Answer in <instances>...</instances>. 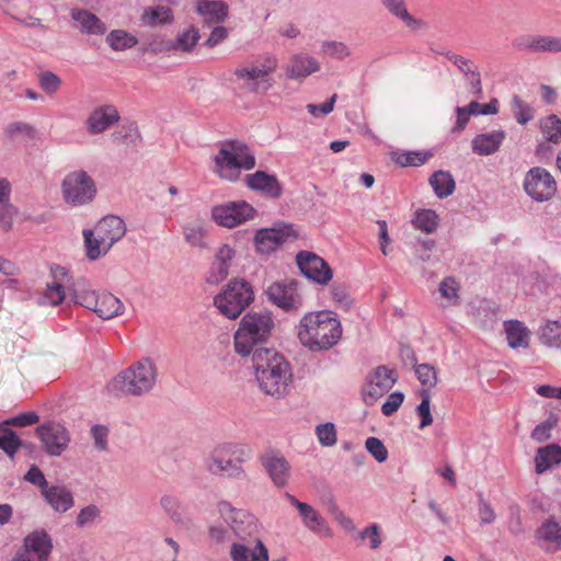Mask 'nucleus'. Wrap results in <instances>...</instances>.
<instances>
[{"label":"nucleus","instance_id":"f3484780","mask_svg":"<svg viewBox=\"0 0 561 561\" xmlns=\"http://www.w3.org/2000/svg\"><path fill=\"white\" fill-rule=\"evenodd\" d=\"M95 232L103 241V250L110 251L125 236L126 225L121 217L108 215L98 222Z\"/></svg>","mask_w":561,"mask_h":561},{"label":"nucleus","instance_id":"4468645a","mask_svg":"<svg viewBox=\"0 0 561 561\" xmlns=\"http://www.w3.org/2000/svg\"><path fill=\"white\" fill-rule=\"evenodd\" d=\"M296 262L300 272L317 284L327 285L332 279L333 273L329 264L313 252H298Z\"/></svg>","mask_w":561,"mask_h":561},{"label":"nucleus","instance_id":"e2e57ef3","mask_svg":"<svg viewBox=\"0 0 561 561\" xmlns=\"http://www.w3.org/2000/svg\"><path fill=\"white\" fill-rule=\"evenodd\" d=\"M5 134L10 137H13L18 134H23L27 136L30 139H34L36 137V129L34 126L27 123L14 122L7 126Z\"/></svg>","mask_w":561,"mask_h":561},{"label":"nucleus","instance_id":"f704fd0d","mask_svg":"<svg viewBox=\"0 0 561 561\" xmlns=\"http://www.w3.org/2000/svg\"><path fill=\"white\" fill-rule=\"evenodd\" d=\"M535 540L546 552L553 553L561 550V528H537Z\"/></svg>","mask_w":561,"mask_h":561},{"label":"nucleus","instance_id":"6e6552de","mask_svg":"<svg viewBox=\"0 0 561 561\" xmlns=\"http://www.w3.org/2000/svg\"><path fill=\"white\" fill-rule=\"evenodd\" d=\"M96 192L94 180L84 170L69 172L61 182L64 201L71 206L91 203Z\"/></svg>","mask_w":561,"mask_h":561},{"label":"nucleus","instance_id":"2f4dec72","mask_svg":"<svg viewBox=\"0 0 561 561\" xmlns=\"http://www.w3.org/2000/svg\"><path fill=\"white\" fill-rule=\"evenodd\" d=\"M561 463V447L551 444L545 447H541L537 450L535 457L536 472L538 474L543 473L548 469L552 468L554 465Z\"/></svg>","mask_w":561,"mask_h":561},{"label":"nucleus","instance_id":"09e8293b","mask_svg":"<svg viewBox=\"0 0 561 561\" xmlns=\"http://www.w3.org/2000/svg\"><path fill=\"white\" fill-rule=\"evenodd\" d=\"M430 157L431 153L411 151L397 153L394 161L401 167H420L424 164Z\"/></svg>","mask_w":561,"mask_h":561},{"label":"nucleus","instance_id":"58836bf2","mask_svg":"<svg viewBox=\"0 0 561 561\" xmlns=\"http://www.w3.org/2000/svg\"><path fill=\"white\" fill-rule=\"evenodd\" d=\"M106 43L114 50H125L134 47L138 39L125 30H114L106 36Z\"/></svg>","mask_w":561,"mask_h":561},{"label":"nucleus","instance_id":"72a5a7b5","mask_svg":"<svg viewBox=\"0 0 561 561\" xmlns=\"http://www.w3.org/2000/svg\"><path fill=\"white\" fill-rule=\"evenodd\" d=\"M232 449V444H225L216 447L210 456L208 468L214 474L224 473L228 470L233 463L232 456L230 450Z\"/></svg>","mask_w":561,"mask_h":561},{"label":"nucleus","instance_id":"774afa93","mask_svg":"<svg viewBox=\"0 0 561 561\" xmlns=\"http://www.w3.org/2000/svg\"><path fill=\"white\" fill-rule=\"evenodd\" d=\"M45 296L53 306H58L65 299V287L58 282L48 283Z\"/></svg>","mask_w":561,"mask_h":561},{"label":"nucleus","instance_id":"2eb2a0df","mask_svg":"<svg viewBox=\"0 0 561 561\" xmlns=\"http://www.w3.org/2000/svg\"><path fill=\"white\" fill-rule=\"evenodd\" d=\"M45 451L50 456H59L67 448L70 436L67 428L56 422H48L36 428Z\"/></svg>","mask_w":561,"mask_h":561},{"label":"nucleus","instance_id":"0eeeda50","mask_svg":"<svg viewBox=\"0 0 561 561\" xmlns=\"http://www.w3.org/2000/svg\"><path fill=\"white\" fill-rule=\"evenodd\" d=\"M277 68V59L274 56H266L264 61L257 66L249 64L234 69L233 75L241 88L256 94H265L272 88L271 75Z\"/></svg>","mask_w":561,"mask_h":561},{"label":"nucleus","instance_id":"7c9ffc66","mask_svg":"<svg viewBox=\"0 0 561 561\" xmlns=\"http://www.w3.org/2000/svg\"><path fill=\"white\" fill-rule=\"evenodd\" d=\"M196 10L209 24L224 22L228 14V5L220 0H201Z\"/></svg>","mask_w":561,"mask_h":561},{"label":"nucleus","instance_id":"9b49d317","mask_svg":"<svg viewBox=\"0 0 561 561\" xmlns=\"http://www.w3.org/2000/svg\"><path fill=\"white\" fill-rule=\"evenodd\" d=\"M51 550L50 536L44 529H35L24 538L22 548L12 561H47Z\"/></svg>","mask_w":561,"mask_h":561},{"label":"nucleus","instance_id":"7ed1b4c3","mask_svg":"<svg viewBox=\"0 0 561 561\" xmlns=\"http://www.w3.org/2000/svg\"><path fill=\"white\" fill-rule=\"evenodd\" d=\"M275 328L271 311L260 310L247 312L239 322L234 332V351L238 355L247 357L264 346L272 336Z\"/></svg>","mask_w":561,"mask_h":561},{"label":"nucleus","instance_id":"a878e982","mask_svg":"<svg viewBox=\"0 0 561 561\" xmlns=\"http://www.w3.org/2000/svg\"><path fill=\"white\" fill-rule=\"evenodd\" d=\"M218 512L228 526H253L256 517L250 512L233 507L229 502L222 501L218 504Z\"/></svg>","mask_w":561,"mask_h":561},{"label":"nucleus","instance_id":"3c124183","mask_svg":"<svg viewBox=\"0 0 561 561\" xmlns=\"http://www.w3.org/2000/svg\"><path fill=\"white\" fill-rule=\"evenodd\" d=\"M99 294L100 293L89 289L75 290L72 294V300L75 304L94 311L98 305Z\"/></svg>","mask_w":561,"mask_h":561},{"label":"nucleus","instance_id":"79ce46f5","mask_svg":"<svg viewBox=\"0 0 561 561\" xmlns=\"http://www.w3.org/2000/svg\"><path fill=\"white\" fill-rule=\"evenodd\" d=\"M413 224L416 229L432 233L438 226V216L432 209H421L415 213Z\"/></svg>","mask_w":561,"mask_h":561},{"label":"nucleus","instance_id":"8fccbe9b","mask_svg":"<svg viewBox=\"0 0 561 561\" xmlns=\"http://www.w3.org/2000/svg\"><path fill=\"white\" fill-rule=\"evenodd\" d=\"M316 434L322 446L331 447L336 444V431L332 422L319 424L316 427Z\"/></svg>","mask_w":561,"mask_h":561},{"label":"nucleus","instance_id":"473e14b6","mask_svg":"<svg viewBox=\"0 0 561 561\" xmlns=\"http://www.w3.org/2000/svg\"><path fill=\"white\" fill-rule=\"evenodd\" d=\"M71 16L73 21L79 23L82 32L95 35H101L106 32L105 24L95 14L87 10L73 9Z\"/></svg>","mask_w":561,"mask_h":561},{"label":"nucleus","instance_id":"e433bc0d","mask_svg":"<svg viewBox=\"0 0 561 561\" xmlns=\"http://www.w3.org/2000/svg\"><path fill=\"white\" fill-rule=\"evenodd\" d=\"M141 20L145 24L153 26L158 24H169L172 22L173 16L169 8L157 5L145 9Z\"/></svg>","mask_w":561,"mask_h":561},{"label":"nucleus","instance_id":"ea45409f","mask_svg":"<svg viewBox=\"0 0 561 561\" xmlns=\"http://www.w3.org/2000/svg\"><path fill=\"white\" fill-rule=\"evenodd\" d=\"M22 445V439L16 435L14 431L5 425L0 424V449H2L10 458L16 454L18 449Z\"/></svg>","mask_w":561,"mask_h":561},{"label":"nucleus","instance_id":"de8ad7c7","mask_svg":"<svg viewBox=\"0 0 561 561\" xmlns=\"http://www.w3.org/2000/svg\"><path fill=\"white\" fill-rule=\"evenodd\" d=\"M512 112L517 123L525 125L534 118L533 108L518 95L512 98Z\"/></svg>","mask_w":561,"mask_h":561},{"label":"nucleus","instance_id":"f8f14e48","mask_svg":"<svg viewBox=\"0 0 561 561\" xmlns=\"http://www.w3.org/2000/svg\"><path fill=\"white\" fill-rule=\"evenodd\" d=\"M255 209L244 201L227 202L211 209L213 220L222 227L233 228L252 219Z\"/></svg>","mask_w":561,"mask_h":561},{"label":"nucleus","instance_id":"a19ab883","mask_svg":"<svg viewBox=\"0 0 561 561\" xmlns=\"http://www.w3.org/2000/svg\"><path fill=\"white\" fill-rule=\"evenodd\" d=\"M183 236L190 245L201 249L207 248L205 242L206 229L202 224L193 222L185 225L183 227Z\"/></svg>","mask_w":561,"mask_h":561},{"label":"nucleus","instance_id":"bf43d9fd","mask_svg":"<svg viewBox=\"0 0 561 561\" xmlns=\"http://www.w3.org/2000/svg\"><path fill=\"white\" fill-rule=\"evenodd\" d=\"M102 522L101 511L96 505H88L82 508L77 518V523L80 526L85 524H100Z\"/></svg>","mask_w":561,"mask_h":561},{"label":"nucleus","instance_id":"0e129e2a","mask_svg":"<svg viewBox=\"0 0 561 561\" xmlns=\"http://www.w3.org/2000/svg\"><path fill=\"white\" fill-rule=\"evenodd\" d=\"M404 394L400 391L392 392L381 405V412L386 416L392 415L401 407Z\"/></svg>","mask_w":561,"mask_h":561},{"label":"nucleus","instance_id":"052dcab7","mask_svg":"<svg viewBox=\"0 0 561 561\" xmlns=\"http://www.w3.org/2000/svg\"><path fill=\"white\" fill-rule=\"evenodd\" d=\"M39 421V416L35 412H24L3 421L5 426L25 427L33 425Z\"/></svg>","mask_w":561,"mask_h":561},{"label":"nucleus","instance_id":"c85d7f7f","mask_svg":"<svg viewBox=\"0 0 561 561\" xmlns=\"http://www.w3.org/2000/svg\"><path fill=\"white\" fill-rule=\"evenodd\" d=\"M124 304L111 293H100L94 312L103 320H110L123 314Z\"/></svg>","mask_w":561,"mask_h":561},{"label":"nucleus","instance_id":"6ab92c4d","mask_svg":"<svg viewBox=\"0 0 561 561\" xmlns=\"http://www.w3.org/2000/svg\"><path fill=\"white\" fill-rule=\"evenodd\" d=\"M118 111L113 105H102L94 108L85 121L87 129L91 135H98L119 121Z\"/></svg>","mask_w":561,"mask_h":561},{"label":"nucleus","instance_id":"1a4fd4ad","mask_svg":"<svg viewBox=\"0 0 561 561\" xmlns=\"http://www.w3.org/2000/svg\"><path fill=\"white\" fill-rule=\"evenodd\" d=\"M523 186L526 194L535 202H547L557 192L553 176L541 167H534L527 171Z\"/></svg>","mask_w":561,"mask_h":561},{"label":"nucleus","instance_id":"603ef678","mask_svg":"<svg viewBox=\"0 0 561 561\" xmlns=\"http://www.w3.org/2000/svg\"><path fill=\"white\" fill-rule=\"evenodd\" d=\"M415 374L419 379V381L423 386H427L430 388H433L437 383V375L435 368L430 364H421L415 365Z\"/></svg>","mask_w":561,"mask_h":561},{"label":"nucleus","instance_id":"ddd939ff","mask_svg":"<svg viewBox=\"0 0 561 561\" xmlns=\"http://www.w3.org/2000/svg\"><path fill=\"white\" fill-rule=\"evenodd\" d=\"M267 299L285 311H295L301 307L302 299L298 294V282L287 279L274 282L265 289Z\"/></svg>","mask_w":561,"mask_h":561},{"label":"nucleus","instance_id":"423d86ee","mask_svg":"<svg viewBox=\"0 0 561 561\" xmlns=\"http://www.w3.org/2000/svg\"><path fill=\"white\" fill-rule=\"evenodd\" d=\"M254 301L253 286L244 278L231 279L214 297V306L224 317L234 320Z\"/></svg>","mask_w":561,"mask_h":561},{"label":"nucleus","instance_id":"864d4df0","mask_svg":"<svg viewBox=\"0 0 561 561\" xmlns=\"http://www.w3.org/2000/svg\"><path fill=\"white\" fill-rule=\"evenodd\" d=\"M19 209L9 202L0 205V228L8 232L13 227L14 218L18 216Z\"/></svg>","mask_w":561,"mask_h":561},{"label":"nucleus","instance_id":"a211bd4d","mask_svg":"<svg viewBox=\"0 0 561 561\" xmlns=\"http://www.w3.org/2000/svg\"><path fill=\"white\" fill-rule=\"evenodd\" d=\"M291 226L280 228H264L256 232L254 241L257 252L270 254L280 247L291 234Z\"/></svg>","mask_w":561,"mask_h":561},{"label":"nucleus","instance_id":"dca6fc26","mask_svg":"<svg viewBox=\"0 0 561 561\" xmlns=\"http://www.w3.org/2000/svg\"><path fill=\"white\" fill-rule=\"evenodd\" d=\"M260 461L275 486L284 488L287 485L291 466L280 451L266 450L260 457Z\"/></svg>","mask_w":561,"mask_h":561},{"label":"nucleus","instance_id":"69168bd1","mask_svg":"<svg viewBox=\"0 0 561 561\" xmlns=\"http://www.w3.org/2000/svg\"><path fill=\"white\" fill-rule=\"evenodd\" d=\"M538 53H561V37L539 35Z\"/></svg>","mask_w":561,"mask_h":561},{"label":"nucleus","instance_id":"13d9d810","mask_svg":"<svg viewBox=\"0 0 561 561\" xmlns=\"http://www.w3.org/2000/svg\"><path fill=\"white\" fill-rule=\"evenodd\" d=\"M512 45L515 49L538 53L539 35H520L514 38Z\"/></svg>","mask_w":561,"mask_h":561},{"label":"nucleus","instance_id":"f03ea898","mask_svg":"<svg viewBox=\"0 0 561 561\" xmlns=\"http://www.w3.org/2000/svg\"><path fill=\"white\" fill-rule=\"evenodd\" d=\"M341 335V323L330 310L310 312L300 320L299 341L313 352L331 348Z\"/></svg>","mask_w":561,"mask_h":561},{"label":"nucleus","instance_id":"6e6d98bb","mask_svg":"<svg viewBox=\"0 0 561 561\" xmlns=\"http://www.w3.org/2000/svg\"><path fill=\"white\" fill-rule=\"evenodd\" d=\"M38 84L46 93L55 94L61 85V80L56 73L44 71L38 76Z\"/></svg>","mask_w":561,"mask_h":561},{"label":"nucleus","instance_id":"9d476101","mask_svg":"<svg viewBox=\"0 0 561 561\" xmlns=\"http://www.w3.org/2000/svg\"><path fill=\"white\" fill-rule=\"evenodd\" d=\"M398 377L393 369L385 365L377 366L366 377L363 388V397L366 404L371 405L376 400L385 396L397 382Z\"/></svg>","mask_w":561,"mask_h":561},{"label":"nucleus","instance_id":"338daca9","mask_svg":"<svg viewBox=\"0 0 561 561\" xmlns=\"http://www.w3.org/2000/svg\"><path fill=\"white\" fill-rule=\"evenodd\" d=\"M556 424V420L548 419L538 424L531 432V438L538 443L548 440L551 437V430Z\"/></svg>","mask_w":561,"mask_h":561},{"label":"nucleus","instance_id":"680f3d73","mask_svg":"<svg viewBox=\"0 0 561 561\" xmlns=\"http://www.w3.org/2000/svg\"><path fill=\"white\" fill-rule=\"evenodd\" d=\"M229 275V266L218 263L214 260L206 282L210 285H218L225 280Z\"/></svg>","mask_w":561,"mask_h":561},{"label":"nucleus","instance_id":"20e7f679","mask_svg":"<svg viewBox=\"0 0 561 561\" xmlns=\"http://www.w3.org/2000/svg\"><path fill=\"white\" fill-rule=\"evenodd\" d=\"M158 379V368L153 360L144 357L114 377L107 390L116 397H140L149 393Z\"/></svg>","mask_w":561,"mask_h":561},{"label":"nucleus","instance_id":"412c9836","mask_svg":"<svg viewBox=\"0 0 561 561\" xmlns=\"http://www.w3.org/2000/svg\"><path fill=\"white\" fill-rule=\"evenodd\" d=\"M319 69V62L304 54L293 55L285 66L286 76L294 80L304 79Z\"/></svg>","mask_w":561,"mask_h":561},{"label":"nucleus","instance_id":"c756f323","mask_svg":"<svg viewBox=\"0 0 561 561\" xmlns=\"http://www.w3.org/2000/svg\"><path fill=\"white\" fill-rule=\"evenodd\" d=\"M46 502L57 512H66L73 505L70 491L60 485H48L42 492Z\"/></svg>","mask_w":561,"mask_h":561},{"label":"nucleus","instance_id":"c03bdc74","mask_svg":"<svg viewBox=\"0 0 561 561\" xmlns=\"http://www.w3.org/2000/svg\"><path fill=\"white\" fill-rule=\"evenodd\" d=\"M540 341L550 347H561V322H548L540 330Z\"/></svg>","mask_w":561,"mask_h":561},{"label":"nucleus","instance_id":"aec40b11","mask_svg":"<svg viewBox=\"0 0 561 561\" xmlns=\"http://www.w3.org/2000/svg\"><path fill=\"white\" fill-rule=\"evenodd\" d=\"M245 184L250 190L274 199L280 197L283 193V186L277 178L261 170L247 174Z\"/></svg>","mask_w":561,"mask_h":561},{"label":"nucleus","instance_id":"cd10ccee","mask_svg":"<svg viewBox=\"0 0 561 561\" xmlns=\"http://www.w3.org/2000/svg\"><path fill=\"white\" fill-rule=\"evenodd\" d=\"M230 558L232 561H268V550L260 539L253 550L243 543L233 542Z\"/></svg>","mask_w":561,"mask_h":561},{"label":"nucleus","instance_id":"b1692460","mask_svg":"<svg viewBox=\"0 0 561 561\" xmlns=\"http://www.w3.org/2000/svg\"><path fill=\"white\" fill-rule=\"evenodd\" d=\"M507 344L511 348H527L530 343V331L519 320H506L503 323Z\"/></svg>","mask_w":561,"mask_h":561},{"label":"nucleus","instance_id":"4be33fe9","mask_svg":"<svg viewBox=\"0 0 561 561\" xmlns=\"http://www.w3.org/2000/svg\"><path fill=\"white\" fill-rule=\"evenodd\" d=\"M437 54L445 56L451 61L458 70L466 77H470V84L477 94L482 92V81L480 72L477 70L473 61L465 58L461 55L455 54L450 50H434Z\"/></svg>","mask_w":561,"mask_h":561},{"label":"nucleus","instance_id":"bb28decb","mask_svg":"<svg viewBox=\"0 0 561 561\" xmlns=\"http://www.w3.org/2000/svg\"><path fill=\"white\" fill-rule=\"evenodd\" d=\"M160 506L176 525H183L191 522L187 507L178 495H163L160 499Z\"/></svg>","mask_w":561,"mask_h":561},{"label":"nucleus","instance_id":"4d7b16f0","mask_svg":"<svg viewBox=\"0 0 561 561\" xmlns=\"http://www.w3.org/2000/svg\"><path fill=\"white\" fill-rule=\"evenodd\" d=\"M367 451L378 461L385 462L388 458V450L383 443L377 437H368L365 442Z\"/></svg>","mask_w":561,"mask_h":561},{"label":"nucleus","instance_id":"c9c22d12","mask_svg":"<svg viewBox=\"0 0 561 561\" xmlns=\"http://www.w3.org/2000/svg\"><path fill=\"white\" fill-rule=\"evenodd\" d=\"M430 184L433 187L435 194L439 198H446L450 196L456 188V182L448 171H436L430 178Z\"/></svg>","mask_w":561,"mask_h":561},{"label":"nucleus","instance_id":"5fc2aeb1","mask_svg":"<svg viewBox=\"0 0 561 561\" xmlns=\"http://www.w3.org/2000/svg\"><path fill=\"white\" fill-rule=\"evenodd\" d=\"M440 295L446 298L451 305H457L459 299V285L453 277L444 278L438 288Z\"/></svg>","mask_w":561,"mask_h":561},{"label":"nucleus","instance_id":"39448f33","mask_svg":"<svg viewBox=\"0 0 561 561\" xmlns=\"http://www.w3.org/2000/svg\"><path fill=\"white\" fill-rule=\"evenodd\" d=\"M214 162V172L230 182L240 178L241 170H252L256 164L254 153L247 144L239 140L224 141Z\"/></svg>","mask_w":561,"mask_h":561},{"label":"nucleus","instance_id":"37998d69","mask_svg":"<svg viewBox=\"0 0 561 561\" xmlns=\"http://www.w3.org/2000/svg\"><path fill=\"white\" fill-rule=\"evenodd\" d=\"M84 247L87 257L91 261L98 260L100 256L105 255L108 251L103 250V241L90 229L83 230Z\"/></svg>","mask_w":561,"mask_h":561},{"label":"nucleus","instance_id":"f257e3e1","mask_svg":"<svg viewBox=\"0 0 561 561\" xmlns=\"http://www.w3.org/2000/svg\"><path fill=\"white\" fill-rule=\"evenodd\" d=\"M252 355V365L260 389L277 400L286 397L293 374L289 363L275 348H259Z\"/></svg>","mask_w":561,"mask_h":561},{"label":"nucleus","instance_id":"4c0bfd02","mask_svg":"<svg viewBox=\"0 0 561 561\" xmlns=\"http://www.w3.org/2000/svg\"><path fill=\"white\" fill-rule=\"evenodd\" d=\"M351 538L358 545H365L368 540V546L371 549H377L381 543V535L379 528H346Z\"/></svg>","mask_w":561,"mask_h":561},{"label":"nucleus","instance_id":"a18cd8bd","mask_svg":"<svg viewBox=\"0 0 561 561\" xmlns=\"http://www.w3.org/2000/svg\"><path fill=\"white\" fill-rule=\"evenodd\" d=\"M540 129L547 140L553 144L561 141V119L557 115L551 114L542 119Z\"/></svg>","mask_w":561,"mask_h":561},{"label":"nucleus","instance_id":"393cba45","mask_svg":"<svg viewBox=\"0 0 561 561\" xmlns=\"http://www.w3.org/2000/svg\"><path fill=\"white\" fill-rule=\"evenodd\" d=\"M199 39V32L195 27H190L180 33L174 41L161 43V47H151V51L157 54L162 50H182L192 51Z\"/></svg>","mask_w":561,"mask_h":561},{"label":"nucleus","instance_id":"49530a36","mask_svg":"<svg viewBox=\"0 0 561 561\" xmlns=\"http://www.w3.org/2000/svg\"><path fill=\"white\" fill-rule=\"evenodd\" d=\"M421 397V403L416 407V414L421 417L420 428H425L433 423V416L431 413V390L421 389L419 391Z\"/></svg>","mask_w":561,"mask_h":561},{"label":"nucleus","instance_id":"5701e85b","mask_svg":"<svg viewBox=\"0 0 561 561\" xmlns=\"http://www.w3.org/2000/svg\"><path fill=\"white\" fill-rule=\"evenodd\" d=\"M506 134L504 130H492L477 135L472 141V151L479 156H490L495 153L502 146Z\"/></svg>","mask_w":561,"mask_h":561}]
</instances>
